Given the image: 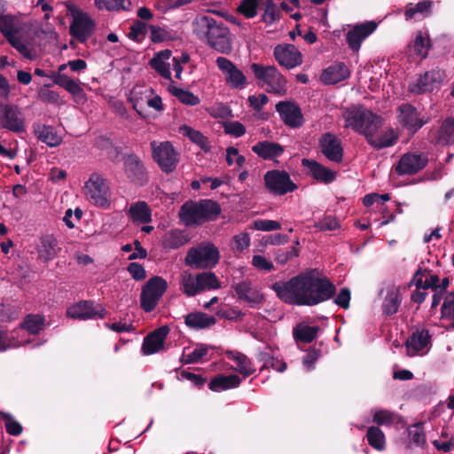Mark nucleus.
<instances>
[{"label": "nucleus", "instance_id": "f8f14e48", "mask_svg": "<svg viewBox=\"0 0 454 454\" xmlns=\"http://www.w3.org/2000/svg\"><path fill=\"white\" fill-rule=\"evenodd\" d=\"M396 111L399 122L411 134H415L429 121V118L422 115L415 106L408 103L400 105Z\"/></svg>", "mask_w": 454, "mask_h": 454}, {"label": "nucleus", "instance_id": "6ab92c4d", "mask_svg": "<svg viewBox=\"0 0 454 454\" xmlns=\"http://www.w3.org/2000/svg\"><path fill=\"white\" fill-rule=\"evenodd\" d=\"M96 27L94 20L85 12H78L69 27L70 35L84 43L93 34Z\"/></svg>", "mask_w": 454, "mask_h": 454}, {"label": "nucleus", "instance_id": "4be33fe9", "mask_svg": "<svg viewBox=\"0 0 454 454\" xmlns=\"http://www.w3.org/2000/svg\"><path fill=\"white\" fill-rule=\"evenodd\" d=\"M427 139L434 145L445 146L454 144V118H447L438 129H430Z\"/></svg>", "mask_w": 454, "mask_h": 454}, {"label": "nucleus", "instance_id": "37998d69", "mask_svg": "<svg viewBox=\"0 0 454 454\" xmlns=\"http://www.w3.org/2000/svg\"><path fill=\"white\" fill-rule=\"evenodd\" d=\"M226 355L229 359L237 363L239 372L243 374L244 377H248L254 372L255 370L250 366V363L246 355L238 351H227Z\"/></svg>", "mask_w": 454, "mask_h": 454}, {"label": "nucleus", "instance_id": "79ce46f5", "mask_svg": "<svg viewBox=\"0 0 454 454\" xmlns=\"http://www.w3.org/2000/svg\"><path fill=\"white\" fill-rule=\"evenodd\" d=\"M0 32L6 40L15 35L19 32L16 17L0 13Z\"/></svg>", "mask_w": 454, "mask_h": 454}, {"label": "nucleus", "instance_id": "f704fd0d", "mask_svg": "<svg viewBox=\"0 0 454 454\" xmlns=\"http://www.w3.org/2000/svg\"><path fill=\"white\" fill-rule=\"evenodd\" d=\"M431 335L428 330L423 329L413 333L406 341L408 349L412 348L414 354L424 349L430 342Z\"/></svg>", "mask_w": 454, "mask_h": 454}, {"label": "nucleus", "instance_id": "e433bc0d", "mask_svg": "<svg viewBox=\"0 0 454 454\" xmlns=\"http://www.w3.org/2000/svg\"><path fill=\"white\" fill-rule=\"evenodd\" d=\"M179 132L188 137L192 143L199 145L202 150H209V142L200 131L192 129L190 126L183 125L179 128Z\"/></svg>", "mask_w": 454, "mask_h": 454}, {"label": "nucleus", "instance_id": "c85d7f7f", "mask_svg": "<svg viewBox=\"0 0 454 454\" xmlns=\"http://www.w3.org/2000/svg\"><path fill=\"white\" fill-rule=\"evenodd\" d=\"M34 132L41 142L46 144L50 147H56L59 145L63 139L58 134L55 128L45 124H34Z\"/></svg>", "mask_w": 454, "mask_h": 454}, {"label": "nucleus", "instance_id": "774afa93", "mask_svg": "<svg viewBox=\"0 0 454 454\" xmlns=\"http://www.w3.org/2000/svg\"><path fill=\"white\" fill-rule=\"evenodd\" d=\"M184 243L183 236L178 231H171L163 242L164 247L169 249H177Z\"/></svg>", "mask_w": 454, "mask_h": 454}, {"label": "nucleus", "instance_id": "473e14b6", "mask_svg": "<svg viewBox=\"0 0 454 454\" xmlns=\"http://www.w3.org/2000/svg\"><path fill=\"white\" fill-rule=\"evenodd\" d=\"M184 323L191 329L200 330L214 325L216 319L203 312H192L185 316Z\"/></svg>", "mask_w": 454, "mask_h": 454}, {"label": "nucleus", "instance_id": "412c9836", "mask_svg": "<svg viewBox=\"0 0 454 454\" xmlns=\"http://www.w3.org/2000/svg\"><path fill=\"white\" fill-rule=\"evenodd\" d=\"M276 111L279 114L281 120L286 126L296 129L303 125V115L296 103L280 101L276 105Z\"/></svg>", "mask_w": 454, "mask_h": 454}, {"label": "nucleus", "instance_id": "0e129e2a", "mask_svg": "<svg viewBox=\"0 0 454 454\" xmlns=\"http://www.w3.org/2000/svg\"><path fill=\"white\" fill-rule=\"evenodd\" d=\"M8 43L16 49L24 58L27 59H32L33 55L31 49L24 43L20 38L17 37L16 35H13L11 38H8Z\"/></svg>", "mask_w": 454, "mask_h": 454}, {"label": "nucleus", "instance_id": "f03ea898", "mask_svg": "<svg viewBox=\"0 0 454 454\" xmlns=\"http://www.w3.org/2000/svg\"><path fill=\"white\" fill-rule=\"evenodd\" d=\"M193 31L200 41L222 54L232 51L230 29L222 21L209 16H201L193 22Z\"/></svg>", "mask_w": 454, "mask_h": 454}, {"label": "nucleus", "instance_id": "2eb2a0df", "mask_svg": "<svg viewBox=\"0 0 454 454\" xmlns=\"http://www.w3.org/2000/svg\"><path fill=\"white\" fill-rule=\"evenodd\" d=\"M67 315L69 317L79 320L104 318L106 309L100 304H96L93 301H82L69 307Z\"/></svg>", "mask_w": 454, "mask_h": 454}, {"label": "nucleus", "instance_id": "a19ab883", "mask_svg": "<svg viewBox=\"0 0 454 454\" xmlns=\"http://www.w3.org/2000/svg\"><path fill=\"white\" fill-rule=\"evenodd\" d=\"M42 257L45 262L52 260L58 254V242L51 235H45L41 238Z\"/></svg>", "mask_w": 454, "mask_h": 454}, {"label": "nucleus", "instance_id": "cd10ccee", "mask_svg": "<svg viewBox=\"0 0 454 454\" xmlns=\"http://www.w3.org/2000/svg\"><path fill=\"white\" fill-rule=\"evenodd\" d=\"M252 151L263 160H274L284 153L285 147L277 142L264 140L253 145Z\"/></svg>", "mask_w": 454, "mask_h": 454}, {"label": "nucleus", "instance_id": "0eeeda50", "mask_svg": "<svg viewBox=\"0 0 454 454\" xmlns=\"http://www.w3.org/2000/svg\"><path fill=\"white\" fill-rule=\"evenodd\" d=\"M86 199L95 206L107 208L110 206V191L106 180L98 173H92L85 182Z\"/></svg>", "mask_w": 454, "mask_h": 454}, {"label": "nucleus", "instance_id": "6e6552de", "mask_svg": "<svg viewBox=\"0 0 454 454\" xmlns=\"http://www.w3.org/2000/svg\"><path fill=\"white\" fill-rule=\"evenodd\" d=\"M167 289L168 283L163 278L154 276L149 278L140 294L141 309L147 313L152 312Z\"/></svg>", "mask_w": 454, "mask_h": 454}, {"label": "nucleus", "instance_id": "1a4fd4ad", "mask_svg": "<svg viewBox=\"0 0 454 454\" xmlns=\"http://www.w3.org/2000/svg\"><path fill=\"white\" fill-rule=\"evenodd\" d=\"M263 181L266 190L274 196H283L298 188L286 170H269L264 174Z\"/></svg>", "mask_w": 454, "mask_h": 454}, {"label": "nucleus", "instance_id": "09e8293b", "mask_svg": "<svg viewBox=\"0 0 454 454\" xmlns=\"http://www.w3.org/2000/svg\"><path fill=\"white\" fill-rule=\"evenodd\" d=\"M239 299L247 302H256L257 295L253 292L251 283L243 281L233 286Z\"/></svg>", "mask_w": 454, "mask_h": 454}, {"label": "nucleus", "instance_id": "4d7b16f0", "mask_svg": "<svg viewBox=\"0 0 454 454\" xmlns=\"http://www.w3.org/2000/svg\"><path fill=\"white\" fill-rule=\"evenodd\" d=\"M1 417L4 421L5 430L9 434L13 436H18L21 434L23 431L22 426L20 425V422L15 420L11 414L2 412Z\"/></svg>", "mask_w": 454, "mask_h": 454}, {"label": "nucleus", "instance_id": "bf43d9fd", "mask_svg": "<svg viewBox=\"0 0 454 454\" xmlns=\"http://www.w3.org/2000/svg\"><path fill=\"white\" fill-rule=\"evenodd\" d=\"M50 84H44L38 90L39 98L46 103L59 105L60 101V96L57 91L50 90Z\"/></svg>", "mask_w": 454, "mask_h": 454}, {"label": "nucleus", "instance_id": "a211bd4d", "mask_svg": "<svg viewBox=\"0 0 454 454\" xmlns=\"http://www.w3.org/2000/svg\"><path fill=\"white\" fill-rule=\"evenodd\" d=\"M124 172L127 178L138 185L147 183V174L143 161L135 153L124 154L122 156Z\"/></svg>", "mask_w": 454, "mask_h": 454}, {"label": "nucleus", "instance_id": "49530a36", "mask_svg": "<svg viewBox=\"0 0 454 454\" xmlns=\"http://www.w3.org/2000/svg\"><path fill=\"white\" fill-rule=\"evenodd\" d=\"M95 5L98 10H106L108 12L129 11L130 2L126 0H95Z\"/></svg>", "mask_w": 454, "mask_h": 454}, {"label": "nucleus", "instance_id": "de8ad7c7", "mask_svg": "<svg viewBox=\"0 0 454 454\" xmlns=\"http://www.w3.org/2000/svg\"><path fill=\"white\" fill-rule=\"evenodd\" d=\"M442 318L450 320L445 328L447 331L454 329V291L448 294L441 308Z\"/></svg>", "mask_w": 454, "mask_h": 454}, {"label": "nucleus", "instance_id": "338daca9", "mask_svg": "<svg viewBox=\"0 0 454 454\" xmlns=\"http://www.w3.org/2000/svg\"><path fill=\"white\" fill-rule=\"evenodd\" d=\"M208 352L207 346L200 344L192 352L186 355L184 360V364H195L198 363L202 357H204Z\"/></svg>", "mask_w": 454, "mask_h": 454}, {"label": "nucleus", "instance_id": "9b49d317", "mask_svg": "<svg viewBox=\"0 0 454 454\" xmlns=\"http://www.w3.org/2000/svg\"><path fill=\"white\" fill-rule=\"evenodd\" d=\"M218 69L224 75L226 84L233 90H243L248 82L244 72L232 61L224 57H218L215 60Z\"/></svg>", "mask_w": 454, "mask_h": 454}, {"label": "nucleus", "instance_id": "39448f33", "mask_svg": "<svg viewBox=\"0 0 454 454\" xmlns=\"http://www.w3.org/2000/svg\"><path fill=\"white\" fill-rule=\"evenodd\" d=\"M250 70L259 82V84L262 82L268 86V92L279 95L286 92V80L275 66H263L259 63H252L250 65Z\"/></svg>", "mask_w": 454, "mask_h": 454}, {"label": "nucleus", "instance_id": "72a5a7b5", "mask_svg": "<svg viewBox=\"0 0 454 454\" xmlns=\"http://www.w3.org/2000/svg\"><path fill=\"white\" fill-rule=\"evenodd\" d=\"M127 214L134 223H148L152 221V210L145 201L131 204Z\"/></svg>", "mask_w": 454, "mask_h": 454}, {"label": "nucleus", "instance_id": "052dcab7", "mask_svg": "<svg viewBox=\"0 0 454 454\" xmlns=\"http://www.w3.org/2000/svg\"><path fill=\"white\" fill-rule=\"evenodd\" d=\"M149 65L161 77L167 80H171L170 65L168 63L153 57L150 59Z\"/></svg>", "mask_w": 454, "mask_h": 454}, {"label": "nucleus", "instance_id": "ea45409f", "mask_svg": "<svg viewBox=\"0 0 454 454\" xmlns=\"http://www.w3.org/2000/svg\"><path fill=\"white\" fill-rule=\"evenodd\" d=\"M318 326L299 325L294 329L293 335L296 342L310 343L317 335Z\"/></svg>", "mask_w": 454, "mask_h": 454}, {"label": "nucleus", "instance_id": "864d4df0", "mask_svg": "<svg viewBox=\"0 0 454 454\" xmlns=\"http://www.w3.org/2000/svg\"><path fill=\"white\" fill-rule=\"evenodd\" d=\"M259 7H261V0H242L238 11L246 18L252 19L257 15Z\"/></svg>", "mask_w": 454, "mask_h": 454}, {"label": "nucleus", "instance_id": "a18cd8bd", "mask_svg": "<svg viewBox=\"0 0 454 454\" xmlns=\"http://www.w3.org/2000/svg\"><path fill=\"white\" fill-rule=\"evenodd\" d=\"M169 92L176 97L182 104L194 106L200 104V100L198 96L192 91L186 90L176 86L168 87Z\"/></svg>", "mask_w": 454, "mask_h": 454}, {"label": "nucleus", "instance_id": "5fc2aeb1", "mask_svg": "<svg viewBox=\"0 0 454 454\" xmlns=\"http://www.w3.org/2000/svg\"><path fill=\"white\" fill-rule=\"evenodd\" d=\"M398 416L387 410H379L373 413L372 421L378 426H391Z\"/></svg>", "mask_w": 454, "mask_h": 454}, {"label": "nucleus", "instance_id": "f257e3e1", "mask_svg": "<svg viewBox=\"0 0 454 454\" xmlns=\"http://www.w3.org/2000/svg\"><path fill=\"white\" fill-rule=\"evenodd\" d=\"M279 300L288 305L316 306L331 300L336 294L335 285L316 270H308L287 281H277L271 286Z\"/></svg>", "mask_w": 454, "mask_h": 454}, {"label": "nucleus", "instance_id": "bb28decb", "mask_svg": "<svg viewBox=\"0 0 454 454\" xmlns=\"http://www.w3.org/2000/svg\"><path fill=\"white\" fill-rule=\"evenodd\" d=\"M350 73L343 62H336L324 69L320 80L325 84H336L346 80Z\"/></svg>", "mask_w": 454, "mask_h": 454}, {"label": "nucleus", "instance_id": "4468645a", "mask_svg": "<svg viewBox=\"0 0 454 454\" xmlns=\"http://www.w3.org/2000/svg\"><path fill=\"white\" fill-rule=\"evenodd\" d=\"M0 127L15 133L25 130V121L16 105L0 102Z\"/></svg>", "mask_w": 454, "mask_h": 454}, {"label": "nucleus", "instance_id": "5701e85b", "mask_svg": "<svg viewBox=\"0 0 454 454\" xmlns=\"http://www.w3.org/2000/svg\"><path fill=\"white\" fill-rule=\"evenodd\" d=\"M168 333L169 327L162 325L147 334L144 339L141 348L143 354L149 356L164 349L165 340Z\"/></svg>", "mask_w": 454, "mask_h": 454}, {"label": "nucleus", "instance_id": "c9c22d12", "mask_svg": "<svg viewBox=\"0 0 454 454\" xmlns=\"http://www.w3.org/2000/svg\"><path fill=\"white\" fill-rule=\"evenodd\" d=\"M261 7L264 11L261 21L272 25L282 18L281 11L273 0H261Z\"/></svg>", "mask_w": 454, "mask_h": 454}, {"label": "nucleus", "instance_id": "c756f323", "mask_svg": "<svg viewBox=\"0 0 454 454\" xmlns=\"http://www.w3.org/2000/svg\"><path fill=\"white\" fill-rule=\"evenodd\" d=\"M433 1L423 0L414 4L412 3L407 4L404 11V17L406 20H419L424 18L429 17L432 14Z\"/></svg>", "mask_w": 454, "mask_h": 454}, {"label": "nucleus", "instance_id": "9d476101", "mask_svg": "<svg viewBox=\"0 0 454 454\" xmlns=\"http://www.w3.org/2000/svg\"><path fill=\"white\" fill-rule=\"evenodd\" d=\"M153 158L158 163L160 169L166 173H172L179 161L178 153L168 141L161 142L156 146V142H152Z\"/></svg>", "mask_w": 454, "mask_h": 454}, {"label": "nucleus", "instance_id": "680f3d73", "mask_svg": "<svg viewBox=\"0 0 454 454\" xmlns=\"http://www.w3.org/2000/svg\"><path fill=\"white\" fill-rule=\"evenodd\" d=\"M253 228L257 231H271L281 229V224L278 221L270 219H258L254 221Z\"/></svg>", "mask_w": 454, "mask_h": 454}, {"label": "nucleus", "instance_id": "3c124183", "mask_svg": "<svg viewBox=\"0 0 454 454\" xmlns=\"http://www.w3.org/2000/svg\"><path fill=\"white\" fill-rule=\"evenodd\" d=\"M430 47L431 44L429 38H425L421 31L418 32L412 45L414 53L424 59L427 57Z\"/></svg>", "mask_w": 454, "mask_h": 454}, {"label": "nucleus", "instance_id": "7ed1b4c3", "mask_svg": "<svg viewBox=\"0 0 454 454\" xmlns=\"http://www.w3.org/2000/svg\"><path fill=\"white\" fill-rule=\"evenodd\" d=\"M221 212V206L213 200H190L181 206L178 216L186 227H192L216 220Z\"/></svg>", "mask_w": 454, "mask_h": 454}, {"label": "nucleus", "instance_id": "393cba45", "mask_svg": "<svg viewBox=\"0 0 454 454\" xmlns=\"http://www.w3.org/2000/svg\"><path fill=\"white\" fill-rule=\"evenodd\" d=\"M377 24L374 21H367L358 24L349 30L346 35V41L353 51H358L362 42L368 37L375 29Z\"/></svg>", "mask_w": 454, "mask_h": 454}, {"label": "nucleus", "instance_id": "dca6fc26", "mask_svg": "<svg viewBox=\"0 0 454 454\" xmlns=\"http://www.w3.org/2000/svg\"><path fill=\"white\" fill-rule=\"evenodd\" d=\"M445 78V72L441 68H434L421 74L415 82L409 84V91L420 95L434 90V84L441 83Z\"/></svg>", "mask_w": 454, "mask_h": 454}, {"label": "nucleus", "instance_id": "6e6d98bb", "mask_svg": "<svg viewBox=\"0 0 454 454\" xmlns=\"http://www.w3.org/2000/svg\"><path fill=\"white\" fill-rule=\"evenodd\" d=\"M147 28L149 27L145 22L136 20L130 26L129 37L135 42L140 43L145 38Z\"/></svg>", "mask_w": 454, "mask_h": 454}, {"label": "nucleus", "instance_id": "13d9d810", "mask_svg": "<svg viewBox=\"0 0 454 454\" xmlns=\"http://www.w3.org/2000/svg\"><path fill=\"white\" fill-rule=\"evenodd\" d=\"M314 227L320 231H335L340 227L339 220L334 215H325L315 223Z\"/></svg>", "mask_w": 454, "mask_h": 454}, {"label": "nucleus", "instance_id": "e2e57ef3", "mask_svg": "<svg viewBox=\"0 0 454 454\" xmlns=\"http://www.w3.org/2000/svg\"><path fill=\"white\" fill-rule=\"evenodd\" d=\"M408 432L411 442L416 445L423 446L426 443L425 433L421 423L413 425Z\"/></svg>", "mask_w": 454, "mask_h": 454}, {"label": "nucleus", "instance_id": "7c9ffc66", "mask_svg": "<svg viewBox=\"0 0 454 454\" xmlns=\"http://www.w3.org/2000/svg\"><path fill=\"white\" fill-rule=\"evenodd\" d=\"M241 383V379L236 374L223 375L219 374L215 376L208 383V387L211 391L220 392L231 388L238 387Z\"/></svg>", "mask_w": 454, "mask_h": 454}, {"label": "nucleus", "instance_id": "c03bdc74", "mask_svg": "<svg viewBox=\"0 0 454 454\" xmlns=\"http://www.w3.org/2000/svg\"><path fill=\"white\" fill-rule=\"evenodd\" d=\"M366 439L370 446L377 450L385 449V434L378 427H369L366 432Z\"/></svg>", "mask_w": 454, "mask_h": 454}, {"label": "nucleus", "instance_id": "2f4dec72", "mask_svg": "<svg viewBox=\"0 0 454 454\" xmlns=\"http://www.w3.org/2000/svg\"><path fill=\"white\" fill-rule=\"evenodd\" d=\"M377 133L378 132H372L371 137L366 140L367 143L376 150L393 146L397 142L398 136L392 128H388L379 137H376Z\"/></svg>", "mask_w": 454, "mask_h": 454}, {"label": "nucleus", "instance_id": "a878e982", "mask_svg": "<svg viewBox=\"0 0 454 454\" xmlns=\"http://www.w3.org/2000/svg\"><path fill=\"white\" fill-rule=\"evenodd\" d=\"M301 165L309 170V175L317 182L328 184L336 179L337 173L335 171L331 170L314 160L303 159Z\"/></svg>", "mask_w": 454, "mask_h": 454}, {"label": "nucleus", "instance_id": "ddd939ff", "mask_svg": "<svg viewBox=\"0 0 454 454\" xmlns=\"http://www.w3.org/2000/svg\"><path fill=\"white\" fill-rule=\"evenodd\" d=\"M67 67V63L59 66L58 71H51L49 74V78L51 79L54 84L69 92L76 103H84L86 101V94L79 82L62 74Z\"/></svg>", "mask_w": 454, "mask_h": 454}, {"label": "nucleus", "instance_id": "b1692460", "mask_svg": "<svg viewBox=\"0 0 454 454\" xmlns=\"http://www.w3.org/2000/svg\"><path fill=\"white\" fill-rule=\"evenodd\" d=\"M319 145L322 153L330 160L340 162L343 158V148L340 140L333 134L328 132L324 134L320 140Z\"/></svg>", "mask_w": 454, "mask_h": 454}, {"label": "nucleus", "instance_id": "20e7f679", "mask_svg": "<svg viewBox=\"0 0 454 454\" xmlns=\"http://www.w3.org/2000/svg\"><path fill=\"white\" fill-rule=\"evenodd\" d=\"M342 115L346 122L345 127L364 135L366 140L372 132H378L384 123L380 115L363 106H352L345 109Z\"/></svg>", "mask_w": 454, "mask_h": 454}, {"label": "nucleus", "instance_id": "58836bf2", "mask_svg": "<svg viewBox=\"0 0 454 454\" xmlns=\"http://www.w3.org/2000/svg\"><path fill=\"white\" fill-rule=\"evenodd\" d=\"M401 301L402 300L400 298L398 289L393 288L390 291H388L382 303L383 314L387 316L395 314L398 311Z\"/></svg>", "mask_w": 454, "mask_h": 454}, {"label": "nucleus", "instance_id": "69168bd1", "mask_svg": "<svg viewBox=\"0 0 454 454\" xmlns=\"http://www.w3.org/2000/svg\"><path fill=\"white\" fill-rule=\"evenodd\" d=\"M299 255V249L292 247L290 250L278 249L275 253V261L279 264H286L289 260Z\"/></svg>", "mask_w": 454, "mask_h": 454}, {"label": "nucleus", "instance_id": "f3484780", "mask_svg": "<svg viewBox=\"0 0 454 454\" xmlns=\"http://www.w3.org/2000/svg\"><path fill=\"white\" fill-rule=\"evenodd\" d=\"M427 163V154L407 153L400 158L395 169L399 176H411L425 168Z\"/></svg>", "mask_w": 454, "mask_h": 454}, {"label": "nucleus", "instance_id": "4c0bfd02", "mask_svg": "<svg viewBox=\"0 0 454 454\" xmlns=\"http://www.w3.org/2000/svg\"><path fill=\"white\" fill-rule=\"evenodd\" d=\"M45 318L38 314H28L23 319L20 327L30 334H38L44 327Z\"/></svg>", "mask_w": 454, "mask_h": 454}, {"label": "nucleus", "instance_id": "603ef678", "mask_svg": "<svg viewBox=\"0 0 454 454\" xmlns=\"http://www.w3.org/2000/svg\"><path fill=\"white\" fill-rule=\"evenodd\" d=\"M198 280L201 292L205 289H217L221 287L220 282L213 272H202L198 274Z\"/></svg>", "mask_w": 454, "mask_h": 454}, {"label": "nucleus", "instance_id": "aec40b11", "mask_svg": "<svg viewBox=\"0 0 454 454\" xmlns=\"http://www.w3.org/2000/svg\"><path fill=\"white\" fill-rule=\"evenodd\" d=\"M273 55L278 63L286 69H292L302 64V54L294 44L277 45Z\"/></svg>", "mask_w": 454, "mask_h": 454}, {"label": "nucleus", "instance_id": "8fccbe9b", "mask_svg": "<svg viewBox=\"0 0 454 454\" xmlns=\"http://www.w3.org/2000/svg\"><path fill=\"white\" fill-rule=\"evenodd\" d=\"M181 290L188 297L194 296L201 293L198 275L195 278L191 274L184 276L182 279Z\"/></svg>", "mask_w": 454, "mask_h": 454}, {"label": "nucleus", "instance_id": "423d86ee", "mask_svg": "<svg viewBox=\"0 0 454 454\" xmlns=\"http://www.w3.org/2000/svg\"><path fill=\"white\" fill-rule=\"evenodd\" d=\"M219 258V251L215 245L200 244L188 251L185 263L194 269H211L218 263Z\"/></svg>", "mask_w": 454, "mask_h": 454}]
</instances>
